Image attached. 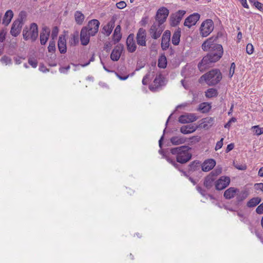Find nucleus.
Listing matches in <instances>:
<instances>
[{"mask_svg":"<svg viewBox=\"0 0 263 263\" xmlns=\"http://www.w3.org/2000/svg\"><path fill=\"white\" fill-rule=\"evenodd\" d=\"M163 85V77L161 74L156 76L153 84L149 86V89L152 91H156L161 86Z\"/></svg>","mask_w":263,"mask_h":263,"instance_id":"f3484780","label":"nucleus"},{"mask_svg":"<svg viewBox=\"0 0 263 263\" xmlns=\"http://www.w3.org/2000/svg\"><path fill=\"white\" fill-rule=\"evenodd\" d=\"M201 79H204L209 85H215L221 80L222 74L219 69H214L202 76Z\"/></svg>","mask_w":263,"mask_h":263,"instance_id":"f03ea898","label":"nucleus"},{"mask_svg":"<svg viewBox=\"0 0 263 263\" xmlns=\"http://www.w3.org/2000/svg\"><path fill=\"white\" fill-rule=\"evenodd\" d=\"M121 37L122 34L121 33V26L120 25H117L114 31L112 39L116 43L119 42Z\"/></svg>","mask_w":263,"mask_h":263,"instance_id":"c85d7f7f","label":"nucleus"},{"mask_svg":"<svg viewBox=\"0 0 263 263\" xmlns=\"http://www.w3.org/2000/svg\"><path fill=\"white\" fill-rule=\"evenodd\" d=\"M254 187L256 190H259L263 192V183H258L254 184Z\"/></svg>","mask_w":263,"mask_h":263,"instance_id":"603ef678","label":"nucleus"},{"mask_svg":"<svg viewBox=\"0 0 263 263\" xmlns=\"http://www.w3.org/2000/svg\"><path fill=\"white\" fill-rule=\"evenodd\" d=\"M169 14L168 10L165 7L159 9L156 15V20L157 23L163 24L165 22Z\"/></svg>","mask_w":263,"mask_h":263,"instance_id":"1a4fd4ad","label":"nucleus"},{"mask_svg":"<svg viewBox=\"0 0 263 263\" xmlns=\"http://www.w3.org/2000/svg\"><path fill=\"white\" fill-rule=\"evenodd\" d=\"M189 69V68L187 66L184 67V68L181 71V74L182 76L184 77L185 78L189 76V74L188 73Z\"/></svg>","mask_w":263,"mask_h":263,"instance_id":"8fccbe9b","label":"nucleus"},{"mask_svg":"<svg viewBox=\"0 0 263 263\" xmlns=\"http://www.w3.org/2000/svg\"><path fill=\"white\" fill-rule=\"evenodd\" d=\"M209 51V52L207 55H209L215 62L218 61L221 58L223 53V47L221 45H215L212 49Z\"/></svg>","mask_w":263,"mask_h":263,"instance_id":"39448f33","label":"nucleus"},{"mask_svg":"<svg viewBox=\"0 0 263 263\" xmlns=\"http://www.w3.org/2000/svg\"><path fill=\"white\" fill-rule=\"evenodd\" d=\"M197 118L194 114H185L179 118V122L182 124L193 122L197 120Z\"/></svg>","mask_w":263,"mask_h":263,"instance_id":"dca6fc26","label":"nucleus"},{"mask_svg":"<svg viewBox=\"0 0 263 263\" xmlns=\"http://www.w3.org/2000/svg\"><path fill=\"white\" fill-rule=\"evenodd\" d=\"M123 50V46L121 44L117 45L115 47L110 54V59L113 61H117L119 60L121 53Z\"/></svg>","mask_w":263,"mask_h":263,"instance_id":"4468645a","label":"nucleus"},{"mask_svg":"<svg viewBox=\"0 0 263 263\" xmlns=\"http://www.w3.org/2000/svg\"><path fill=\"white\" fill-rule=\"evenodd\" d=\"M69 66L65 67H61L60 68L59 71L61 73H65L69 69Z\"/></svg>","mask_w":263,"mask_h":263,"instance_id":"bf43d9fd","label":"nucleus"},{"mask_svg":"<svg viewBox=\"0 0 263 263\" xmlns=\"http://www.w3.org/2000/svg\"><path fill=\"white\" fill-rule=\"evenodd\" d=\"M238 192H239V189L231 187L224 191L223 196L227 199H231L236 196Z\"/></svg>","mask_w":263,"mask_h":263,"instance_id":"b1692460","label":"nucleus"},{"mask_svg":"<svg viewBox=\"0 0 263 263\" xmlns=\"http://www.w3.org/2000/svg\"><path fill=\"white\" fill-rule=\"evenodd\" d=\"M230 183V178L227 176H221L215 183L217 190H222L227 187Z\"/></svg>","mask_w":263,"mask_h":263,"instance_id":"9b49d317","label":"nucleus"},{"mask_svg":"<svg viewBox=\"0 0 263 263\" xmlns=\"http://www.w3.org/2000/svg\"><path fill=\"white\" fill-rule=\"evenodd\" d=\"M235 64L234 63H232L231 64L230 71H229V76L230 78H231L233 76V74L234 73V71H235Z\"/></svg>","mask_w":263,"mask_h":263,"instance_id":"09e8293b","label":"nucleus"},{"mask_svg":"<svg viewBox=\"0 0 263 263\" xmlns=\"http://www.w3.org/2000/svg\"><path fill=\"white\" fill-rule=\"evenodd\" d=\"M254 6L259 11L263 12V4L259 2L256 3Z\"/></svg>","mask_w":263,"mask_h":263,"instance_id":"5fc2aeb1","label":"nucleus"},{"mask_svg":"<svg viewBox=\"0 0 263 263\" xmlns=\"http://www.w3.org/2000/svg\"><path fill=\"white\" fill-rule=\"evenodd\" d=\"M248 193L246 191L238 192L236 196V202L237 204L243 201L248 197Z\"/></svg>","mask_w":263,"mask_h":263,"instance_id":"c756f323","label":"nucleus"},{"mask_svg":"<svg viewBox=\"0 0 263 263\" xmlns=\"http://www.w3.org/2000/svg\"><path fill=\"white\" fill-rule=\"evenodd\" d=\"M171 37V32L169 30H166L164 32L161 41V48L163 50L167 49L170 46V41Z\"/></svg>","mask_w":263,"mask_h":263,"instance_id":"6ab92c4d","label":"nucleus"},{"mask_svg":"<svg viewBox=\"0 0 263 263\" xmlns=\"http://www.w3.org/2000/svg\"><path fill=\"white\" fill-rule=\"evenodd\" d=\"M185 12L184 10H179L175 13L172 14L170 18L171 25L172 26L178 25L185 14Z\"/></svg>","mask_w":263,"mask_h":263,"instance_id":"9d476101","label":"nucleus"},{"mask_svg":"<svg viewBox=\"0 0 263 263\" xmlns=\"http://www.w3.org/2000/svg\"><path fill=\"white\" fill-rule=\"evenodd\" d=\"M254 47L252 44H248L246 47V52L249 54H251L253 53Z\"/></svg>","mask_w":263,"mask_h":263,"instance_id":"c03bdc74","label":"nucleus"},{"mask_svg":"<svg viewBox=\"0 0 263 263\" xmlns=\"http://www.w3.org/2000/svg\"><path fill=\"white\" fill-rule=\"evenodd\" d=\"M39 69L41 71L43 72H45L48 71V69L43 65H40Z\"/></svg>","mask_w":263,"mask_h":263,"instance_id":"e2e57ef3","label":"nucleus"},{"mask_svg":"<svg viewBox=\"0 0 263 263\" xmlns=\"http://www.w3.org/2000/svg\"><path fill=\"white\" fill-rule=\"evenodd\" d=\"M116 6L118 8L122 9L126 6V4L124 1H120L116 4Z\"/></svg>","mask_w":263,"mask_h":263,"instance_id":"3c124183","label":"nucleus"},{"mask_svg":"<svg viewBox=\"0 0 263 263\" xmlns=\"http://www.w3.org/2000/svg\"><path fill=\"white\" fill-rule=\"evenodd\" d=\"M186 138L182 136H174L170 139L173 145H177L183 144L186 142Z\"/></svg>","mask_w":263,"mask_h":263,"instance_id":"cd10ccee","label":"nucleus"},{"mask_svg":"<svg viewBox=\"0 0 263 263\" xmlns=\"http://www.w3.org/2000/svg\"><path fill=\"white\" fill-rule=\"evenodd\" d=\"M163 157L164 158L166 159V160H167V161L168 162H169L170 163L172 164L175 167H176V168H179V165L174 160H172V159H171L168 157H167L166 156H165L164 155H163Z\"/></svg>","mask_w":263,"mask_h":263,"instance_id":"a19ab883","label":"nucleus"},{"mask_svg":"<svg viewBox=\"0 0 263 263\" xmlns=\"http://www.w3.org/2000/svg\"><path fill=\"white\" fill-rule=\"evenodd\" d=\"M59 32V29L57 27H54L52 30L51 33V36L52 39L53 40L54 38L57 37L58 34Z\"/></svg>","mask_w":263,"mask_h":263,"instance_id":"de8ad7c7","label":"nucleus"},{"mask_svg":"<svg viewBox=\"0 0 263 263\" xmlns=\"http://www.w3.org/2000/svg\"><path fill=\"white\" fill-rule=\"evenodd\" d=\"M223 138H221V139L218 141L217 143H216V146H215V149L216 151H217L219 149H220L222 145H223Z\"/></svg>","mask_w":263,"mask_h":263,"instance_id":"49530a36","label":"nucleus"},{"mask_svg":"<svg viewBox=\"0 0 263 263\" xmlns=\"http://www.w3.org/2000/svg\"><path fill=\"white\" fill-rule=\"evenodd\" d=\"M261 201L260 197H254L251 199L247 203V205L249 208H253L258 205Z\"/></svg>","mask_w":263,"mask_h":263,"instance_id":"72a5a7b5","label":"nucleus"},{"mask_svg":"<svg viewBox=\"0 0 263 263\" xmlns=\"http://www.w3.org/2000/svg\"><path fill=\"white\" fill-rule=\"evenodd\" d=\"M23 38L25 40L31 39L32 41L36 40L38 36V27L36 23L31 24L29 29L27 27L24 29L23 31Z\"/></svg>","mask_w":263,"mask_h":263,"instance_id":"7ed1b4c3","label":"nucleus"},{"mask_svg":"<svg viewBox=\"0 0 263 263\" xmlns=\"http://www.w3.org/2000/svg\"><path fill=\"white\" fill-rule=\"evenodd\" d=\"M48 51L50 52L54 51L55 50V43L54 41H50L48 47Z\"/></svg>","mask_w":263,"mask_h":263,"instance_id":"37998d69","label":"nucleus"},{"mask_svg":"<svg viewBox=\"0 0 263 263\" xmlns=\"http://www.w3.org/2000/svg\"><path fill=\"white\" fill-rule=\"evenodd\" d=\"M196 128L191 125L183 126L180 128V132L183 134H191L195 131Z\"/></svg>","mask_w":263,"mask_h":263,"instance_id":"2f4dec72","label":"nucleus"},{"mask_svg":"<svg viewBox=\"0 0 263 263\" xmlns=\"http://www.w3.org/2000/svg\"><path fill=\"white\" fill-rule=\"evenodd\" d=\"M94 60H95V58H94L93 56H92L87 63H85L84 64H81L80 65L82 67H86V66H88L90 64V62L93 61Z\"/></svg>","mask_w":263,"mask_h":263,"instance_id":"69168bd1","label":"nucleus"},{"mask_svg":"<svg viewBox=\"0 0 263 263\" xmlns=\"http://www.w3.org/2000/svg\"><path fill=\"white\" fill-rule=\"evenodd\" d=\"M252 128L254 134L257 136L263 134V128H260L258 125L253 126Z\"/></svg>","mask_w":263,"mask_h":263,"instance_id":"58836bf2","label":"nucleus"},{"mask_svg":"<svg viewBox=\"0 0 263 263\" xmlns=\"http://www.w3.org/2000/svg\"><path fill=\"white\" fill-rule=\"evenodd\" d=\"M217 95V91L216 89L210 88L208 89L205 92V96L207 98H210L215 97Z\"/></svg>","mask_w":263,"mask_h":263,"instance_id":"4c0bfd02","label":"nucleus"},{"mask_svg":"<svg viewBox=\"0 0 263 263\" xmlns=\"http://www.w3.org/2000/svg\"><path fill=\"white\" fill-rule=\"evenodd\" d=\"M146 31L142 28H140L136 35V40L138 45L141 46H146Z\"/></svg>","mask_w":263,"mask_h":263,"instance_id":"ddd939ff","label":"nucleus"},{"mask_svg":"<svg viewBox=\"0 0 263 263\" xmlns=\"http://www.w3.org/2000/svg\"><path fill=\"white\" fill-rule=\"evenodd\" d=\"M116 74L117 77L121 80H125L129 77V74L126 76H121L118 73H116Z\"/></svg>","mask_w":263,"mask_h":263,"instance_id":"6e6d98bb","label":"nucleus"},{"mask_svg":"<svg viewBox=\"0 0 263 263\" xmlns=\"http://www.w3.org/2000/svg\"><path fill=\"white\" fill-rule=\"evenodd\" d=\"M214 29V23L212 20H206L201 25L200 33L202 36H208Z\"/></svg>","mask_w":263,"mask_h":263,"instance_id":"20e7f679","label":"nucleus"},{"mask_svg":"<svg viewBox=\"0 0 263 263\" xmlns=\"http://www.w3.org/2000/svg\"><path fill=\"white\" fill-rule=\"evenodd\" d=\"M0 61L5 65H9L12 64L11 58L5 55L1 59Z\"/></svg>","mask_w":263,"mask_h":263,"instance_id":"ea45409f","label":"nucleus"},{"mask_svg":"<svg viewBox=\"0 0 263 263\" xmlns=\"http://www.w3.org/2000/svg\"><path fill=\"white\" fill-rule=\"evenodd\" d=\"M190 171H195L197 167H199V163L198 162L194 161L191 163L189 165Z\"/></svg>","mask_w":263,"mask_h":263,"instance_id":"79ce46f5","label":"nucleus"},{"mask_svg":"<svg viewBox=\"0 0 263 263\" xmlns=\"http://www.w3.org/2000/svg\"><path fill=\"white\" fill-rule=\"evenodd\" d=\"M161 24L157 22H155L151 26L149 29V34L154 39H158L163 30Z\"/></svg>","mask_w":263,"mask_h":263,"instance_id":"423d86ee","label":"nucleus"},{"mask_svg":"<svg viewBox=\"0 0 263 263\" xmlns=\"http://www.w3.org/2000/svg\"><path fill=\"white\" fill-rule=\"evenodd\" d=\"M214 122V118H208L205 119L204 123L207 122L209 124L212 123Z\"/></svg>","mask_w":263,"mask_h":263,"instance_id":"774afa93","label":"nucleus"},{"mask_svg":"<svg viewBox=\"0 0 263 263\" xmlns=\"http://www.w3.org/2000/svg\"><path fill=\"white\" fill-rule=\"evenodd\" d=\"M256 212L258 214H263V202L257 206Z\"/></svg>","mask_w":263,"mask_h":263,"instance_id":"864d4df0","label":"nucleus"},{"mask_svg":"<svg viewBox=\"0 0 263 263\" xmlns=\"http://www.w3.org/2000/svg\"><path fill=\"white\" fill-rule=\"evenodd\" d=\"M149 73L146 74L142 79V84L144 85H147L149 79Z\"/></svg>","mask_w":263,"mask_h":263,"instance_id":"4d7b16f0","label":"nucleus"},{"mask_svg":"<svg viewBox=\"0 0 263 263\" xmlns=\"http://www.w3.org/2000/svg\"><path fill=\"white\" fill-rule=\"evenodd\" d=\"M234 147V145L233 143H230L229 145H228L227 148H226V152L228 153L230 151H232Z\"/></svg>","mask_w":263,"mask_h":263,"instance_id":"13d9d810","label":"nucleus"},{"mask_svg":"<svg viewBox=\"0 0 263 263\" xmlns=\"http://www.w3.org/2000/svg\"><path fill=\"white\" fill-rule=\"evenodd\" d=\"M126 46L127 50L129 52H134L137 48V46L134 40V34H130L126 40Z\"/></svg>","mask_w":263,"mask_h":263,"instance_id":"aec40b11","label":"nucleus"},{"mask_svg":"<svg viewBox=\"0 0 263 263\" xmlns=\"http://www.w3.org/2000/svg\"><path fill=\"white\" fill-rule=\"evenodd\" d=\"M181 36V31L179 30H177L174 32L173 34V36L172 38V43L174 45H178L180 42Z\"/></svg>","mask_w":263,"mask_h":263,"instance_id":"473e14b6","label":"nucleus"},{"mask_svg":"<svg viewBox=\"0 0 263 263\" xmlns=\"http://www.w3.org/2000/svg\"><path fill=\"white\" fill-rule=\"evenodd\" d=\"M22 27V22L21 20L18 19L15 20L11 27L10 33L13 36H17L20 33Z\"/></svg>","mask_w":263,"mask_h":263,"instance_id":"a211bd4d","label":"nucleus"},{"mask_svg":"<svg viewBox=\"0 0 263 263\" xmlns=\"http://www.w3.org/2000/svg\"><path fill=\"white\" fill-rule=\"evenodd\" d=\"M13 16V13L12 10H9L7 11L4 15L3 24L5 25H8L11 22Z\"/></svg>","mask_w":263,"mask_h":263,"instance_id":"7c9ffc66","label":"nucleus"},{"mask_svg":"<svg viewBox=\"0 0 263 263\" xmlns=\"http://www.w3.org/2000/svg\"><path fill=\"white\" fill-rule=\"evenodd\" d=\"M215 63V61L210 58L209 55L207 54L204 56L202 60L198 63V67L199 70L203 72L206 69L209 68L211 66L213 63Z\"/></svg>","mask_w":263,"mask_h":263,"instance_id":"6e6552de","label":"nucleus"},{"mask_svg":"<svg viewBox=\"0 0 263 263\" xmlns=\"http://www.w3.org/2000/svg\"><path fill=\"white\" fill-rule=\"evenodd\" d=\"M211 109V106L208 103H203L199 105L198 110L202 113L207 112Z\"/></svg>","mask_w":263,"mask_h":263,"instance_id":"c9c22d12","label":"nucleus"},{"mask_svg":"<svg viewBox=\"0 0 263 263\" xmlns=\"http://www.w3.org/2000/svg\"><path fill=\"white\" fill-rule=\"evenodd\" d=\"M100 23L98 20L93 19L89 21L87 26H85L91 36H95L99 31Z\"/></svg>","mask_w":263,"mask_h":263,"instance_id":"0eeeda50","label":"nucleus"},{"mask_svg":"<svg viewBox=\"0 0 263 263\" xmlns=\"http://www.w3.org/2000/svg\"><path fill=\"white\" fill-rule=\"evenodd\" d=\"M50 29L48 27L44 26L42 28L40 33V42L42 45H45L49 39Z\"/></svg>","mask_w":263,"mask_h":263,"instance_id":"4be33fe9","label":"nucleus"},{"mask_svg":"<svg viewBox=\"0 0 263 263\" xmlns=\"http://www.w3.org/2000/svg\"><path fill=\"white\" fill-rule=\"evenodd\" d=\"M216 165V161L212 159L205 160L202 165V170L208 172L211 170Z\"/></svg>","mask_w":263,"mask_h":263,"instance_id":"a878e982","label":"nucleus"},{"mask_svg":"<svg viewBox=\"0 0 263 263\" xmlns=\"http://www.w3.org/2000/svg\"><path fill=\"white\" fill-rule=\"evenodd\" d=\"M5 40V33L4 31L0 32V43H2Z\"/></svg>","mask_w":263,"mask_h":263,"instance_id":"052dcab7","label":"nucleus"},{"mask_svg":"<svg viewBox=\"0 0 263 263\" xmlns=\"http://www.w3.org/2000/svg\"><path fill=\"white\" fill-rule=\"evenodd\" d=\"M58 46L59 50L61 53H64L66 52V42L65 36L64 35H61L59 36Z\"/></svg>","mask_w":263,"mask_h":263,"instance_id":"bb28decb","label":"nucleus"},{"mask_svg":"<svg viewBox=\"0 0 263 263\" xmlns=\"http://www.w3.org/2000/svg\"><path fill=\"white\" fill-rule=\"evenodd\" d=\"M15 63L16 64H20L22 63V58L20 57H15L14 58Z\"/></svg>","mask_w":263,"mask_h":263,"instance_id":"680f3d73","label":"nucleus"},{"mask_svg":"<svg viewBox=\"0 0 263 263\" xmlns=\"http://www.w3.org/2000/svg\"><path fill=\"white\" fill-rule=\"evenodd\" d=\"M191 148L188 146H182L171 148V153L176 156L177 162L184 164L191 159Z\"/></svg>","mask_w":263,"mask_h":263,"instance_id":"f257e3e1","label":"nucleus"},{"mask_svg":"<svg viewBox=\"0 0 263 263\" xmlns=\"http://www.w3.org/2000/svg\"><path fill=\"white\" fill-rule=\"evenodd\" d=\"M240 3L244 8H249V6L247 4V0H241Z\"/></svg>","mask_w":263,"mask_h":263,"instance_id":"338daca9","label":"nucleus"},{"mask_svg":"<svg viewBox=\"0 0 263 263\" xmlns=\"http://www.w3.org/2000/svg\"><path fill=\"white\" fill-rule=\"evenodd\" d=\"M196 189L198 191V192L200 193L202 196H204L205 195V191L202 190V189L201 187L197 186Z\"/></svg>","mask_w":263,"mask_h":263,"instance_id":"0e129e2a","label":"nucleus"},{"mask_svg":"<svg viewBox=\"0 0 263 263\" xmlns=\"http://www.w3.org/2000/svg\"><path fill=\"white\" fill-rule=\"evenodd\" d=\"M200 18V15L197 13H194L185 18L184 25L188 28L195 25Z\"/></svg>","mask_w":263,"mask_h":263,"instance_id":"f8f14e48","label":"nucleus"},{"mask_svg":"<svg viewBox=\"0 0 263 263\" xmlns=\"http://www.w3.org/2000/svg\"><path fill=\"white\" fill-rule=\"evenodd\" d=\"M74 17L76 23L79 25L82 24L85 18L84 14L79 11L75 12Z\"/></svg>","mask_w":263,"mask_h":263,"instance_id":"f704fd0d","label":"nucleus"},{"mask_svg":"<svg viewBox=\"0 0 263 263\" xmlns=\"http://www.w3.org/2000/svg\"><path fill=\"white\" fill-rule=\"evenodd\" d=\"M218 37L213 36L207 40H206L202 44L201 48L203 50L205 51H207L213 48V47L217 45L216 44H214V42L216 41Z\"/></svg>","mask_w":263,"mask_h":263,"instance_id":"2eb2a0df","label":"nucleus"},{"mask_svg":"<svg viewBox=\"0 0 263 263\" xmlns=\"http://www.w3.org/2000/svg\"><path fill=\"white\" fill-rule=\"evenodd\" d=\"M220 173V171L217 172L215 174L213 172H212L208 176H207L204 179V185L207 189H210L212 185L213 182L215 178V176H216Z\"/></svg>","mask_w":263,"mask_h":263,"instance_id":"5701e85b","label":"nucleus"},{"mask_svg":"<svg viewBox=\"0 0 263 263\" xmlns=\"http://www.w3.org/2000/svg\"><path fill=\"white\" fill-rule=\"evenodd\" d=\"M114 27L115 21L112 20L103 27L102 33L108 36L111 33Z\"/></svg>","mask_w":263,"mask_h":263,"instance_id":"393cba45","label":"nucleus"},{"mask_svg":"<svg viewBox=\"0 0 263 263\" xmlns=\"http://www.w3.org/2000/svg\"><path fill=\"white\" fill-rule=\"evenodd\" d=\"M87 29L86 27H82L80 33V40L81 44L84 46H86L89 43L90 36H91Z\"/></svg>","mask_w":263,"mask_h":263,"instance_id":"412c9836","label":"nucleus"},{"mask_svg":"<svg viewBox=\"0 0 263 263\" xmlns=\"http://www.w3.org/2000/svg\"><path fill=\"white\" fill-rule=\"evenodd\" d=\"M167 65L166 58L164 55H162L158 60V66L161 68H164Z\"/></svg>","mask_w":263,"mask_h":263,"instance_id":"e433bc0d","label":"nucleus"},{"mask_svg":"<svg viewBox=\"0 0 263 263\" xmlns=\"http://www.w3.org/2000/svg\"><path fill=\"white\" fill-rule=\"evenodd\" d=\"M28 63L33 67L36 68L37 66V62L36 60L32 58H29Z\"/></svg>","mask_w":263,"mask_h":263,"instance_id":"a18cd8bd","label":"nucleus"}]
</instances>
